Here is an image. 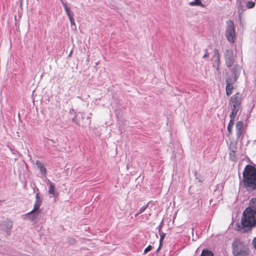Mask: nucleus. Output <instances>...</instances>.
Listing matches in <instances>:
<instances>
[{
  "label": "nucleus",
  "mask_w": 256,
  "mask_h": 256,
  "mask_svg": "<svg viewBox=\"0 0 256 256\" xmlns=\"http://www.w3.org/2000/svg\"><path fill=\"white\" fill-rule=\"evenodd\" d=\"M256 224V210L247 208L243 212L241 218L242 228L250 229Z\"/></svg>",
  "instance_id": "f257e3e1"
},
{
  "label": "nucleus",
  "mask_w": 256,
  "mask_h": 256,
  "mask_svg": "<svg viewBox=\"0 0 256 256\" xmlns=\"http://www.w3.org/2000/svg\"><path fill=\"white\" fill-rule=\"evenodd\" d=\"M232 249L234 256H250V250L248 244L240 239L236 238L234 240Z\"/></svg>",
  "instance_id": "f03ea898"
},
{
  "label": "nucleus",
  "mask_w": 256,
  "mask_h": 256,
  "mask_svg": "<svg viewBox=\"0 0 256 256\" xmlns=\"http://www.w3.org/2000/svg\"><path fill=\"white\" fill-rule=\"evenodd\" d=\"M226 36L230 42L232 43L234 42L236 38V32L234 24L232 21H228L227 22Z\"/></svg>",
  "instance_id": "7ed1b4c3"
},
{
  "label": "nucleus",
  "mask_w": 256,
  "mask_h": 256,
  "mask_svg": "<svg viewBox=\"0 0 256 256\" xmlns=\"http://www.w3.org/2000/svg\"><path fill=\"white\" fill-rule=\"evenodd\" d=\"M242 184L248 191L256 190V177H243Z\"/></svg>",
  "instance_id": "20e7f679"
},
{
  "label": "nucleus",
  "mask_w": 256,
  "mask_h": 256,
  "mask_svg": "<svg viewBox=\"0 0 256 256\" xmlns=\"http://www.w3.org/2000/svg\"><path fill=\"white\" fill-rule=\"evenodd\" d=\"M226 64L228 67L231 66L234 63V56L232 50H228L224 54Z\"/></svg>",
  "instance_id": "39448f33"
},
{
  "label": "nucleus",
  "mask_w": 256,
  "mask_h": 256,
  "mask_svg": "<svg viewBox=\"0 0 256 256\" xmlns=\"http://www.w3.org/2000/svg\"><path fill=\"white\" fill-rule=\"evenodd\" d=\"M220 56L218 50H214L211 54V62L212 66L218 70V69Z\"/></svg>",
  "instance_id": "423d86ee"
},
{
  "label": "nucleus",
  "mask_w": 256,
  "mask_h": 256,
  "mask_svg": "<svg viewBox=\"0 0 256 256\" xmlns=\"http://www.w3.org/2000/svg\"><path fill=\"white\" fill-rule=\"evenodd\" d=\"M242 176H256V168L251 165L246 166Z\"/></svg>",
  "instance_id": "0eeeda50"
},
{
  "label": "nucleus",
  "mask_w": 256,
  "mask_h": 256,
  "mask_svg": "<svg viewBox=\"0 0 256 256\" xmlns=\"http://www.w3.org/2000/svg\"><path fill=\"white\" fill-rule=\"evenodd\" d=\"M241 102V96L240 94L236 93L231 98L230 104L232 106L240 107Z\"/></svg>",
  "instance_id": "6e6552de"
},
{
  "label": "nucleus",
  "mask_w": 256,
  "mask_h": 256,
  "mask_svg": "<svg viewBox=\"0 0 256 256\" xmlns=\"http://www.w3.org/2000/svg\"><path fill=\"white\" fill-rule=\"evenodd\" d=\"M244 128V124L242 121H239L236 124V134L238 138L241 136Z\"/></svg>",
  "instance_id": "1a4fd4ad"
},
{
  "label": "nucleus",
  "mask_w": 256,
  "mask_h": 256,
  "mask_svg": "<svg viewBox=\"0 0 256 256\" xmlns=\"http://www.w3.org/2000/svg\"><path fill=\"white\" fill-rule=\"evenodd\" d=\"M36 165L38 168H39L41 174L42 175H46V168L44 166V164L42 163L40 161L36 160Z\"/></svg>",
  "instance_id": "9d476101"
},
{
  "label": "nucleus",
  "mask_w": 256,
  "mask_h": 256,
  "mask_svg": "<svg viewBox=\"0 0 256 256\" xmlns=\"http://www.w3.org/2000/svg\"><path fill=\"white\" fill-rule=\"evenodd\" d=\"M48 182L50 185L48 190V192L50 194H52L54 196H56L57 194L55 192V188L54 184L50 180H48Z\"/></svg>",
  "instance_id": "9b49d317"
},
{
  "label": "nucleus",
  "mask_w": 256,
  "mask_h": 256,
  "mask_svg": "<svg viewBox=\"0 0 256 256\" xmlns=\"http://www.w3.org/2000/svg\"><path fill=\"white\" fill-rule=\"evenodd\" d=\"M232 107V112L230 114V119H233L234 120L235 116L239 110L240 107Z\"/></svg>",
  "instance_id": "f8f14e48"
},
{
  "label": "nucleus",
  "mask_w": 256,
  "mask_h": 256,
  "mask_svg": "<svg viewBox=\"0 0 256 256\" xmlns=\"http://www.w3.org/2000/svg\"><path fill=\"white\" fill-rule=\"evenodd\" d=\"M40 204L41 202L40 200H36L33 210L28 212V214H30L37 211L39 209Z\"/></svg>",
  "instance_id": "ddd939ff"
},
{
  "label": "nucleus",
  "mask_w": 256,
  "mask_h": 256,
  "mask_svg": "<svg viewBox=\"0 0 256 256\" xmlns=\"http://www.w3.org/2000/svg\"><path fill=\"white\" fill-rule=\"evenodd\" d=\"M233 88L234 86L232 84L227 83L226 86V94L228 96H230L232 94Z\"/></svg>",
  "instance_id": "4468645a"
},
{
  "label": "nucleus",
  "mask_w": 256,
  "mask_h": 256,
  "mask_svg": "<svg viewBox=\"0 0 256 256\" xmlns=\"http://www.w3.org/2000/svg\"><path fill=\"white\" fill-rule=\"evenodd\" d=\"M190 6H200L204 7V6L201 2V0H194V2H191L189 3Z\"/></svg>",
  "instance_id": "2eb2a0df"
},
{
  "label": "nucleus",
  "mask_w": 256,
  "mask_h": 256,
  "mask_svg": "<svg viewBox=\"0 0 256 256\" xmlns=\"http://www.w3.org/2000/svg\"><path fill=\"white\" fill-rule=\"evenodd\" d=\"M250 206L248 208H250L252 209L256 210V198H253L250 200Z\"/></svg>",
  "instance_id": "dca6fc26"
},
{
  "label": "nucleus",
  "mask_w": 256,
  "mask_h": 256,
  "mask_svg": "<svg viewBox=\"0 0 256 256\" xmlns=\"http://www.w3.org/2000/svg\"><path fill=\"white\" fill-rule=\"evenodd\" d=\"M234 125V120L230 119L228 126V130L230 134L231 133L232 128Z\"/></svg>",
  "instance_id": "f3484780"
},
{
  "label": "nucleus",
  "mask_w": 256,
  "mask_h": 256,
  "mask_svg": "<svg viewBox=\"0 0 256 256\" xmlns=\"http://www.w3.org/2000/svg\"><path fill=\"white\" fill-rule=\"evenodd\" d=\"M255 6V2L252 1H248L246 3V7L248 8H253Z\"/></svg>",
  "instance_id": "a211bd4d"
},
{
  "label": "nucleus",
  "mask_w": 256,
  "mask_h": 256,
  "mask_svg": "<svg viewBox=\"0 0 256 256\" xmlns=\"http://www.w3.org/2000/svg\"><path fill=\"white\" fill-rule=\"evenodd\" d=\"M164 236H165V234L162 233L160 234V244L159 247L157 250L158 251L160 250V248H161V247L162 246V242L164 239Z\"/></svg>",
  "instance_id": "6ab92c4d"
},
{
  "label": "nucleus",
  "mask_w": 256,
  "mask_h": 256,
  "mask_svg": "<svg viewBox=\"0 0 256 256\" xmlns=\"http://www.w3.org/2000/svg\"><path fill=\"white\" fill-rule=\"evenodd\" d=\"M230 159L232 160L235 162L236 160V156L234 154V150H232L230 152Z\"/></svg>",
  "instance_id": "aec40b11"
},
{
  "label": "nucleus",
  "mask_w": 256,
  "mask_h": 256,
  "mask_svg": "<svg viewBox=\"0 0 256 256\" xmlns=\"http://www.w3.org/2000/svg\"><path fill=\"white\" fill-rule=\"evenodd\" d=\"M148 206H142L140 210H138V212L137 214H136V216H138L139 214L142 213L143 212H144L146 209L147 208Z\"/></svg>",
  "instance_id": "412c9836"
},
{
  "label": "nucleus",
  "mask_w": 256,
  "mask_h": 256,
  "mask_svg": "<svg viewBox=\"0 0 256 256\" xmlns=\"http://www.w3.org/2000/svg\"><path fill=\"white\" fill-rule=\"evenodd\" d=\"M200 256H208V249H204L202 251Z\"/></svg>",
  "instance_id": "4be33fe9"
},
{
  "label": "nucleus",
  "mask_w": 256,
  "mask_h": 256,
  "mask_svg": "<svg viewBox=\"0 0 256 256\" xmlns=\"http://www.w3.org/2000/svg\"><path fill=\"white\" fill-rule=\"evenodd\" d=\"M64 8L65 11H66L68 16H71L70 14V12L69 9L68 8L67 6V5L66 4H64Z\"/></svg>",
  "instance_id": "5701e85b"
},
{
  "label": "nucleus",
  "mask_w": 256,
  "mask_h": 256,
  "mask_svg": "<svg viewBox=\"0 0 256 256\" xmlns=\"http://www.w3.org/2000/svg\"><path fill=\"white\" fill-rule=\"evenodd\" d=\"M68 17L69 18V20H70L71 24L72 25L75 24L74 20L73 17L72 16H68Z\"/></svg>",
  "instance_id": "b1692460"
},
{
  "label": "nucleus",
  "mask_w": 256,
  "mask_h": 256,
  "mask_svg": "<svg viewBox=\"0 0 256 256\" xmlns=\"http://www.w3.org/2000/svg\"><path fill=\"white\" fill-rule=\"evenodd\" d=\"M152 250V246H148V247H146L144 250V253H146L148 252L151 250Z\"/></svg>",
  "instance_id": "393cba45"
},
{
  "label": "nucleus",
  "mask_w": 256,
  "mask_h": 256,
  "mask_svg": "<svg viewBox=\"0 0 256 256\" xmlns=\"http://www.w3.org/2000/svg\"><path fill=\"white\" fill-rule=\"evenodd\" d=\"M252 244L254 248L256 249V237L253 240Z\"/></svg>",
  "instance_id": "a878e982"
},
{
  "label": "nucleus",
  "mask_w": 256,
  "mask_h": 256,
  "mask_svg": "<svg viewBox=\"0 0 256 256\" xmlns=\"http://www.w3.org/2000/svg\"><path fill=\"white\" fill-rule=\"evenodd\" d=\"M36 200H40V199H39V196H38V193H37L36 194Z\"/></svg>",
  "instance_id": "bb28decb"
},
{
  "label": "nucleus",
  "mask_w": 256,
  "mask_h": 256,
  "mask_svg": "<svg viewBox=\"0 0 256 256\" xmlns=\"http://www.w3.org/2000/svg\"><path fill=\"white\" fill-rule=\"evenodd\" d=\"M209 256H214L212 252L209 250Z\"/></svg>",
  "instance_id": "cd10ccee"
},
{
  "label": "nucleus",
  "mask_w": 256,
  "mask_h": 256,
  "mask_svg": "<svg viewBox=\"0 0 256 256\" xmlns=\"http://www.w3.org/2000/svg\"><path fill=\"white\" fill-rule=\"evenodd\" d=\"M238 14H239L240 15V14H241V13H242V12H240V10H238Z\"/></svg>",
  "instance_id": "c85d7f7f"
},
{
  "label": "nucleus",
  "mask_w": 256,
  "mask_h": 256,
  "mask_svg": "<svg viewBox=\"0 0 256 256\" xmlns=\"http://www.w3.org/2000/svg\"><path fill=\"white\" fill-rule=\"evenodd\" d=\"M207 56V54H205L204 56V58H205Z\"/></svg>",
  "instance_id": "c756f323"
}]
</instances>
